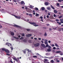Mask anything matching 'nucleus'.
Listing matches in <instances>:
<instances>
[{
  "label": "nucleus",
  "instance_id": "1",
  "mask_svg": "<svg viewBox=\"0 0 63 63\" xmlns=\"http://www.w3.org/2000/svg\"><path fill=\"white\" fill-rule=\"evenodd\" d=\"M5 45H7L8 47H10L11 49L12 50H13V46H12V44H11L9 43H7L5 44Z\"/></svg>",
  "mask_w": 63,
  "mask_h": 63
},
{
  "label": "nucleus",
  "instance_id": "2",
  "mask_svg": "<svg viewBox=\"0 0 63 63\" xmlns=\"http://www.w3.org/2000/svg\"><path fill=\"white\" fill-rule=\"evenodd\" d=\"M29 23L31 24H32V25H33V26H39V25H36V24L35 23H32V22H29Z\"/></svg>",
  "mask_w": 63,
  "mask_h": 63
},
{
  "label": "nucleus",
  "instance_id": "3",
  "mask_svg": "<svg viewBox=\"0 0 63 63\" xmlns=\"http://www.w3.org/2000/svg\"><path fill=\"white\" fill-rule=\"evenodd\" d=\"M6 50V48H0V52H2V51H5Z\"/></svg>",
  "mask_w": 63,
  "mask_h": 63
},
{
  "label": "nucleus",
  "instance_id": "4",
  "mask_svg": "<svg viewBox=\"0 0 63 63\" xmlns=\"http://www.w3.org/2000/svg\"><path fill=\"white\" fill-rule=\"evenodd\" d=\"M12 16H14L16 18H17V19H20V18L21 17L20 16H15L14 15H12Z\"/></svg>",
  "mask_w": 63,
  "mask_h": 63
},
{
  "label": "nucleus",
  "instance_id": "5",
  "mask_svg": "<svg viewBox=\"0 0 63 63\" xmlns=\"http://www.w3.org/2000/svg\"><path fill=\"white\" fill-rule=\"evenodd\" d=\"M32 34H29L26 35L27 37H30L31 36H32Z\"/></svg>",
  "mask_w": 63,
  "mask_h": 63
},
{
  "label": "nucleus",
  "instance_id": "6",
  "mask_svg": "<svg viewBox=\"0 0 63 63\" xmlns=\"http://www.w3.org/2000/svg\"><path fill=\"white\" fill-rule=\"evenodd\" d=\"M13 38H15V39H16V41L17 42L18 41V37H17L16 36H13Z\"/></svg>",
  "mask_w": 63,
  "mask_h": 63
},
{
  "label": "nucleus",
  "instance_id": "7",
  "mask_svg": "<svg viewBox=\"0 0 63 63\" xmlns=\"http://www.w3.org/2000/svg\"><path fill=\"white\" fill-rule=\"evenodd\" d=\"M40 45V44L39 43H37L36 44H35L34 45V46L35 47H38Z\"/></svg>",
  "mask_w": 63,
  "mask_h": 63
},
{
  "label": "nucleus",
  "instance_id": "8",
  "mask_svg": "<svg viewBox=\"0 0 63 63\" xmlns=\"http://www.w3.org/2000/svg\"><path fill=\"white\" fill-rule=\"evenodd\" d=\"M21 5H23V6H24V5H25V3L23 1H22L21 2Z\"/></svg>",
  "mask_w": 63,
  "mask_h": 63
},
{
  "label": "nucleus",
  "instance_id": "9",
  "mask_svg": "<svg viewBox=\"0 0 63 63\" xmlns=\"http://www.w3.org/2000/svg\"><path fill=\"white\" fill-rule=\"evenodd\" d=\"M5 52L6 53H10V51H9V50L8 49H6V50H5Z\"/></svg>",
  "mask_w": 63,
  "mask_h": 63
},
{
  "label": "nucleus",
  "instance_id": "10",
  "mask_svg": "<svg viewBox=\"0 0 63 63\" xmlns=\"http://www.w3.org/2000/svg\"><path fill=\"white\" fill-rule=\"evenodd\" d=\"M13 59L14 60H15V61H16V62H17V63L18 62V60L17 59H16V58H13Z\"/></svg>",
  "mask_w": 63,
  "mask_h": 63
},
{
  "label": "nucleus",
  "instance_id": "11",
  "mask_svg": "<svg viewBox=\"0 0 63 63\" xmlns=\"http://www.w3.org/2000/svg\"><path fill=\"white\" fill-rule=\"evenodd\" d=\"M41 46L42 47H44V48H46V46H45V45L43 44H41Z\"/></svg>",
  "mask_w": 63,
  "mask_h": 63
},
{
  "label": "nucleus",
  "instance_id": "12",
  "mask_svg": "<svg viewBox=\"0 0 63 63\" xmlns=\"http://www.w3.org/2000/svg\"><path fill=\"white\" fill-rule=\"evenodd\" d=\"M10 33L11 35L12 36H14V33L12 32H10Z\"/></svg>",
  "mask_w": 63,
  "mask_h": 63
},
{
  "label": "nucleus",
  "instance_id": "13",
  "mask_svg": "<svg viewBox=\"0 0 63 63\" xmlns=\"http://www.w3.org/2000/svg\"><path fill=\"white\" fill-rule=\"evenodd\" d=\"M14 26L16 27H19L20 28H21V27L17 25H14Z\"/></svg>",
  "mask_w": 63,
  "mask_h": 63
},
{
  "label": "nucleus",
  "instance_id": "14",
  "mask_svg": "<svg viewBox=\"0 0 63 63\" xmlns=\"http://www.w3.org/2000/svg\"><path fill=\"white\" fill-rule=\"evenodd\" d=\"M45 55L47 56H48V55H50V53H47L45 54Z\"/></svg>",
  "mask_w": 63,
  "mask_h": 63
},
{
  "label": "nucleus",
  "instance_id": "15",
  "mask_svg": "<svg viewBox=\"0 0 63 63\" xmlns=\"http://www.w3.org/2000/svg\"><path fill=\"white\" fill-rule=\"evenodd\" d=\"M33 7L34 6L31 5L30 7V9H33Z\"/></svg>",
  "mask_w": 63,
  "mask_h": 63
},
{
  "label": "nucleus",
  "instance_id": "16",
  "mask_svg": "<svg viewBox=\"0 0 63 63\" xmlns=\"http://www.w3.org/2000/svg\"><path fill=\"white\" fill-rule=\"evenodd\" d=\"M60 21L62 23H63V19H60Z\"/></svg>",
  "mask_w": 63,
  "mask_h": 63
},
{
  "label": "nucleus",
  "instance_id": "17",
  "mask_svg": "<svg viewBox=\"0 0 63 63\" xmlns=\"http://www.w3.org/2000/svg\"><path fill=\"white\" fill-rule=\"evenodd\" d=\"M57 23H58L59 25H61V23L59 22H57Z\"/></svg>",
  "mask_w": 63,
  "mask_h": 63
},
{
  "label": "nucleus",
  "instance_id": "18",
  "mask_svg": "<svg viewBox=\"0 0 63 63\" xmlns=\"http://www.w3.org/2000/svg\"><path fill=\"white\" fill-rule=\"evenodd\" d=\"M55 46L56 47H59V46H58L56 43L55 44Z\"/></svg>",
  "mask_w": 63,
  "mask_h": 63
},
{
  "label": "nucleus",
  "instance_id": "19",
  "mask_svg": "<svg viewBox=\"0 0 63 63\" xmlns=\"http://www.w3.org/2000/svg\"><path fill=\"white\" fill-rule=\"evenodd\" d=\"M21 36H22L23 37H24V35H25V34H24V33H21Z\"/></svg>",
  "mask_w": 63,
  "mask_h": 63
},
{
  "label": "nucleus",
  "instance_id": "20",
  "mask_svg": "<svg viewBox=\"0 0 63 63\" xmlns=\"http://www.w3.org/2000/svg\"><path fill=\"white\" fill-rule=\"evenodd\" d=\"M61 52V51H57L55 52V53H60Z\"/></svg>",
  "mask_w": 63,
  "mask_h": 63
},
{
  "label": "nucleus",
  "instance_id": "21",
  "mask_svg": "<svg viewBox=\"0 0 63 63\" xmlns=\"http://www.w3.org/2000/svg\"><path fill=\"white\" fill-rule=\"evenodd\" d=\"M51 28H52L53 29L55 30V29H57V27H55L54 28L51 27Z\"/></svg>",
  "mask_w": 63,
  "mask_h": 63
},
{
  "label": "nucleus",
  "instance_id": "22",
  "mask_svg": "<svg viewBox=\"0 0 63 63\" xmlns=\"http://www.w3.org/2000/svg\"><path fill=\"white\" fill-rule=\"evenodd\" d=\"M41 10L43 11H44L45 10V8L44 7H41Z\"/></svg>",
  "mask_w": 63,
  "mask_h": 63
},
{
  "label": "nucleus",
  "instance_id": "23",
  "mask_svg": "<svg viewBox=\"0 0 63 63\" xmlns=\"http://www.w3.org/2000/svg\"><path fill=\"white\" fill-rule=\"evenodd\" d=\"M44 60L45 61H46V62H48V60L47 59H44Z\"/></svg>",
  "mask_w": 63,
  "mask_h": 63
},
{
  "label": "nucleus",
  "instance_id": "24",
  "mask_svg": "<svg viewBox=\"0 0 63 63\" xmlns=\"http://www.w3.org/2000/svg\"><path fill=\"white\" fill-rule=\"evenodd\" d=\"M53 57H49V59H52Z\"/></svg>",
  "mask_w": 63,
  "mask_h": 63
},
{
  "label": "nucleus",
  "instance_id": "25",
  "mask_svg": "<svg viewBox=\"0 0 63 63\" xmlns=\"http://www.w3.org/2000/svg\"><path fill=\"white\" fill-rule=\"evenodd\" d=\"M47 50L48 52H49V51H50V50H51V49H50L48 48L47 49Z\"/></svg>",
  "mask_w": 63,
  "mask_h": 63
},
{
  "label": "nucleus",
  "instance_id": "26",
  "mask_svg": "<svg viewBox=\"0 0 63 63\" xmlns=\"http://www.w3.org/2000/svg\"><path fill=\"white\" fill-rule=\"evenodd\" d=\"M54 60L55 61H57V60H58V59H54Z\"/></svg>",
  "mask_w": 63,
  "mask_h": 63
},
{
  "label": "nucleus",
  "instance_id": "27",
  "mask_svg": "<svg viewBox=\"0 0 63 63\" xmlns=\"http://www.w3.org/2000/svg\"><path fill=\"white\" fill-rule=\"evenodd\" d=\"M48 3L47 2H46L45 3V4L46 6H47V5H48Z\"/></svg>",
  "mask_w": 63,
  "mask_h": 63
},
{
  "label": "nucleus",
  "instance_id": "28",
  "mask_svg": "<svg viewBox=\"0 0 63 63\" xmlns=\"http://www.w3.org/2000/svg\"><path fill=\"white\" fill-rule=\"evenodd\" d=\"M54 12L55 13H57V11L56 10H54Z\"/></svg>",
  "mask_w": 63,
  "mask_h": 63
},
{
  "label": "nucleus",
  "instance_id": "29",
  "mask_svg": "<svg viewBox=\"0 0 63 63\" xmlns=\"http://www.w3.org/2000/svg\"><path fill=\"white\" fill-rule=\"evenodd\" d=\"M51 8H52V9H53V10H54V7H53V6H52V5H51Z\"/></svg>",
  "mask_w": 63,
  "mask_h": 63
},
{
  "label": "nucleus",
  "instance_id": "30",
  "mask_svg": "<svg viewBox=\"0 0 63 63\" xmlns=\"http://www.w3.org/2000/svg\"><path fill=\"white\" fill-rule=\"evenodd\" d=\"M35 16H39V14H36Z\"/></svg>",
  "mask_w": 63,
  "mask_h": 63
},
{
  "label": "nucleus",
  "instance_id": "31",
  "mask_svg": "<svg viewBox=\"0 0 63 63\" xmlns=\"http://www.w3.org/2000/svg\"><path fill=\"white\" fill-rule=\"evenodd\" d=\"M35 10H36V11H38V8L37 7H35Z\"/></svg>",
  "mask_w": 63,
  "mask_h": 63
},
{
  "label": "nucleus",
  "instance_id": "32",
  "mask_svg": "<svg viewBox=\"0 0 63 63\" xmlns=\"http://www.w3.org/2000/svg\"><path fill=\"white\" fill-rule=\"evenodd\" d=\"M44 43L45 45H47L48 44V43H47V42H45Z\"/></svg>",
  "mask_w": 63,
  "mask_h": 63
},
{
  "label": "nucleus",
  "instance_id": "33",
  "mask_svg": "<svg viewBox=\"0 0 63 63\" xmlns=\"http://www.w3.org/2000/svg\"><path fill=\"white\" fill-rule=\"evenodd\" d=\"M28 52H30L31 53V50H30L29 49H28Z\"/></svg>",
  "mask_w": 63,
  "mask_h": 63
},
{
  "label": "nucleus",
  "instance_id": "34",
  "mask_svg": "<svg viewBox=\"0 0 63 63\" xmlns=\"http://www.w3.org/2000/svg\"><path fill=\"white\" fill-rule=\"evenodd\" d=\"M29 11H30L28 12L29 13H31V11H32V10L30 9H29Z\"/></svg>",
  "mask_w": 63,
  "mask_h": 63
},
{
  "label": "nucleus",
  "instance_id": "35",
  "mask_svg": "<svg viewBox=\"0 0 63 63\" xmlns=\"http://www.w3.org/2000/svg\"><path fill=\"white\" fill-rule=\"evenodd\" d=\"M48 46H49V45H48V44H46V47H48Z\"/></svg>",
  "mask_w": 63,
  "mask_h": 63
},
{
  "label": "nucleus",
  "instance_id": "36",
  "mask_svg": "<svg viewBox=\"0 0 63 63\" xmlns=\"http://www.w3.org/2000/svg\"><path fill=\"white\" fill-rule=\"evenodd\" d=\"M50 62L51 63H53L54 61L53 60H51L50 61Z\"/></svg>",
  "mask_w": 63,
  "mask_h": 63
},
{
  "label": "nucleus",
  "instance_id": "37",
  "mask_svg": "<svg viewBox=\"0 0 63 63\" xmlns=\"http://www.w3.org/2000/svg\"><path fill=\"white\" fill-rule=\"evenodd\" d=\"M57 6L58 7H59V3H57Z\"/></svg>",
  "mask_w": 63,
  "mask_h": 63
},
{
  "label": "nucleus",
  "instance_id": "38",
  "mask_svg": "<svg viewBox=\"0 0 63 63\" xmlns=\"http://www.w3.org/2000/svg\"><path fill=\"white\" fill-rule=\"evenodd\" d=\"M29 16H31V17H32V14H29Z\"/></svg>",
  "mask_w": 63,
  "mask_h": 63
},
{
  "label": "nucleus",
  "instance_id": "39",
  "mask_svg": "<svg viewBox=\"0 0 63 63\" xmlns=\"http://www.w3.org/2000/svg\"><path fill=\"white\" fill-rule=\"evenodd\" d=\"M62 16H61L59 17H58L59 18H61V17H62Z\"/></svg>",
  "mask_w": 63,
  "mask_h": 63
},
{
  "label": "nucleus",
  "instance_id": "40",
  "mask_svg": "<svg viewBox=\"0 0 63 63\" xmlns=\"http://www.w3.org/2000/svg\"><path fill=\"white\" fill-rule=\"evenodd\" d=\"M33 57L34 58H37V57L36 56H33Z\"/></svg>",
  "mask_w": 63,
  "mask_h": 63
},
{
  "label": "nucleus",
  "instance_id": "41",
  "mask_svg": "<svg viewBox=\"0 0 63 63\" xmlns=\"http://www.w3.org/2000/svg\"><path fill=\"white\" fill-rule=\"evenodd\" d=\"M60 54L61 55H63V53H60Z\"/></svg>",
  "mask_w": 63,
  "mask_h": 63
},
{
  "label": "nucleus",
  "instance_id": "42",
  "mask_svg": "<svg viewBox=\"0 0 63 63\" xmlns=\"http://www.w3.org/2000/svg\"><path fill=\"white\" fill-rule=\"evenodd\" d=\"M23 41L24 43H25V42H26V40H23Z\"/></svg>",
  "mask_w": 63,
  "mask_h": 63
},
{
  "label": "nucleus",
  "instance_id": "43",
  "mask_svg": "<svg viewBox=\"0 0 63 63\" xmlns=\"http://www.w3.org/2000/svg\"><path fill=\"white\" fill-rule=\"evenodd\" d=\"M56 21L58 22L59 21V20L58 19H56Z\"/></svg>",
  "mask_w": 63,
  "mask_h": 63
},
{
  "label": "nucleus",
  "instance_id": "44",
  "mask_svg": "<svg viewBox=\"0 0 63 63\" xmlns=\"http://www.w3.org/2000/svg\"><path fill=\"white\" fill-rule=\"evenodd\" d=\"M48 47V48H51V47H50V46L49 45Z\"/></svg>",
  "mask_w": 63,
  "mask_h": 63
},
{
  "label": "nucleus",
  "instance_id": "45",
  "mask_svg": "<svg viewBox=\"0 0 63 63\" xmlns=\"http://www.w3.org/2000/svg\"><path fill=\"white\" fill-rule=\"evenodd\" d=\"M44 35L45 36H47V33H45L44 34Z\"/></svg>",
  "mask_w": 63,
  "mask_h": 63
},
{
  "label": "nucleus",
  "instance_id": "46",
  "mask_svg": "<svg viewBox=\"0 0 63 63\" xmlns=\"http://www.w3.org/2000/svg\"><path fill=\"white\" fill-rule=\"evenodd\" d=\"M23 39V37L22 36L19 39L20 40H22Z\"/></svg>",
  "mask_w": 63,
  "mask_h": 63
},
{
  "label": "nucleus",
  "instance_id": "47",
  "mask_svg": "<svg viewBox=\"0 0 63 63\" xmlns=\"http://www.w3.org/2000/svg\"><path fill=\"white\" fill-rule=\"evenodd\" d=\"M47 41H48L47 40V39H45L44 40L45 42H47Z\"/></svg>",
  "mask_w": 63,
  "mask_h": 63
},
{
  "label": "nucleus",
  "instance_id": "48",
  "mask_svg": "<svg viewBox=\"0 0 63 63\" xmlns=\"http://www.w3.org/2000/svg\"><path fill=\"white\" fill-rule=\"evenodd\" d=\"M29 43H32V42L31 41V40L29 41Z\"/></svg>",
  "mask_w": 63,
  "mask_h": 63
},
{
  "label": "nucleus",
  "instance_id": "49",
  "mask_svg": "<svg viewBox=\"0 0 63 63\" xmlns=\"http://www.w3.org/2000/svg\"><path fill=\"white\" fill-rule=\"evenodd\" d=\"M53 48V49H56V47H54Z\"/></svg>",
  "mask_w": 63,
  "mask_h": 63
},
{
  "label": "nucleus",
  "instance_id": "50",
  "mask_svg": "<svg viewBox=\"0 0 63 63\" xmlns=\"http://www.w3.org/2000/svg\"><path fill=\"white\" fill-rule=\"evenodd\" d=\"M47 9L48 10H50V8L48 7V8H47Z\"/></svg>",
  "mask_w": 63,
  "mask_h": 63
},
{
  "label": "nucleus",
  "instance_id": "51",
  "mask_svg": "<svg viewBox=\"0 0 63 63\" xmlns=\"http://www.w3.org/2000/svg\"><path fill=\"white\" fill-rule=\"evenodd\" d=\"M54 46H55V45H54V44H52V46H51L52 47H54Z\"/></svg>",
  "mask_w": 63,
  "mask_h": 63
},
{
  "label": "nucleus",
  "instance_id": "52",
  "mask_svg": "<svg viewBox=\"0 0 63 63\" xmlns=\"http://www.w3.org/2000/svg\"><path fill=\"white\" fill-rule=\"evenodd\" d=\"M18 38H20L21 37V35H19L18 36Z\"/></svg>",
  "mask_w": 63,
  "mask_h": 63
},
{
  "label": "nucleus",
  "instance_id": "53",
  "mask_svg": "<svg viewBox=\"0 0 63 63\" xmlns=\"http://www.w3.org/2000/svg\"><path fill=\"white\" fill-rule=\"evenodd\" d=\"M2 26L1 24H0V28H2Z\"/></svg>",
  "mask_w": 63,
  "mask_h": 63
},
{
  "label": "nucleus",
  "instance_id": "54",
  "mask_svg": "<svg viewBox=\"0 0 63 63\" xmlns=\"http://www.w3.org/2000/svg\"><path fill=\"white\" fill-rule=\"evenodd\" d=\"M47 17V18H49V16H48V15H47L46 16Z\"/></svg>",
  "mask_w": 63,
  "mask_h": 63
},
{
  "label": "nucleus",
  "instance_id": "55",
  "mask_svg": "<svg viewBox=\"0 0 63 63\" xmlns=\"http://www.w3.org/2000/svg\"><path fill=\"white\" fill-rule=\"evenodd\" d=\"M51 29H52V28H51V29L50 28L49 29V31H51V30H52Z\"/></svg>",
  "mask_w": 63,
  "mask_h": 63
},
{
  "label": "nucleus",
  "instance_id": "56",
  "mask_svg": "<svg viewBox=\"0 0 63 63\" xmlns=\"http://www.w3.org/2000/svg\"><path fill=\"white\" fill-rule=\"evenodd\" d=\"M47 15L48 16H50V14L49 13H48Z\"/></svg>",
  "mask_w": 63,
  "mask_h": 63
},
{
  "label": "nucleus",
  "instance_id": "57",
  "mask_svg": "<svg viewBox=\"0 0 63 63\" xmlns=\"http://www.w3.org/2000/svg\"><path fill=\"white\" fill-rule=\"evenodd\" d=\"M6 55H8V56H10V55L9 54H6Z\"/></svg>",
  "mask_w": 63,
  "mask_h": 63
},
{
  "label": "nucleus",
  "instance_id": "58",
  "mask_svg": "<svg viewBox=\"0 0 63 63\" xmlns=\"http://www.w3.org/2000/svg\"><path fill=\"white\" fill-rule=\"evenodd\" d=\"M34 39L35 40H37V38H34Z\"/></svg>",
  "mask_w": 63,
  "mask_h": 63
},
{
  "label": "nucleus",
  "instance_id": "59",
  "mask_svg": "<svg viewBox=\"0 0 63 63\" xmlns=\"http://www.w3.org/2000/svg\"><path fill=\"white\" fill-rule=\"evenodd\" d=\"M59 2H61L62 1V0H58Z\"/></svg>",
  "mask_w": 63,
  "mask_h": 63
},
{
  "label": "nucleus",
  "instance_id": "60",
  "mask_svg": "<svg viewBox=\"0 0 63 63\" xmlns=\"http://www.w3.org/2000/svg\"><path fill=\"white\" fill-rule=\"evenodd\" d=\"M43 17L42 16H41L40 17V18H41V19H42Z\"/></svg>",
  "mask_w": 63,
  "mask_h": 63
},
{
  "label": "nucleus",
  "instance_id": "61",
  "mask_svg": "<svg viewBox=\"0 0 63 63\" xmlns=\"http://www.w3.org/2000/svg\"><path fill=\"white\" fill-rule=\"evenodd\" d=\"M53 16L54 17H56V15H55V14Z\"/></svg>",
  "mask_w": 63,
  "mask_h": 63
},
{
  "label": "nucleus",
  "instance_id": "62",
  "mask_svg": "<svg viewBox=\"0 0 63 63\" xmlns=\"http://www.w3.org/2000/svg\"><path fill=\"white\" fill-rule=\"evenodd\" d=\"M51 42V41H48V43H50Z\"/></svg>",
  "mask_w": 63,
  "mask_h": 63
},
{
  "label": "nucleus",
  "instance_id": "63",
  "mask_svg": "<svg viewBox=\"0 0 63 63\" xmlns=\"http://www.w3.org/2000/svg\"><path fill=\"white\" fill-rule=\"evenodd\" d=\"M27 30L28 31H30V29H27Z\"/></svg>",
  "mask_w": 63,
  "mask_h": 63
},
{
  "label": "nucleus",
  "instance_id": "64",
  "mask_svg": "<svg viewBox=\"0 0 63 63\" xmlns=\"http://www.w3.org/2000/svg\"><path fill=\"white\" fill-rule=\"evenodd\" d=\"M61 59H62V60L63 61V57L61 58Z\"/></svg>",
  "mask_w": 63,
  "mask_h": 63
}]
</instances>
